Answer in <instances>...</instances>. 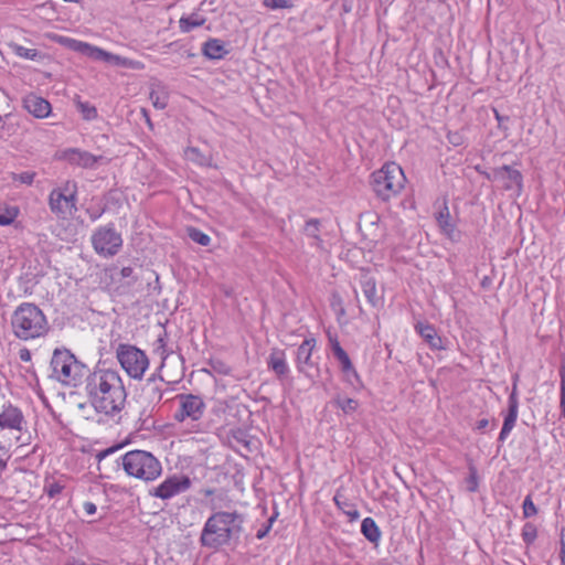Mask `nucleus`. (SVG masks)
Wrapping results in <instances>:
<instances>
[{
  "label": "nucleus",
  "mask_w": 565,
  "mask_h": 565,
  "mask_svg": "<svg viewBox=\"0 0 565 565\" xmlns=\"http://www.w3.org/2000/svg\"><path fill=\"white\" fill-rule=\"evenodd\" d=\"M87 212L89 214V218L93 222H95V221H97L103 215L104 210H102V211H90V210H88Z\"/></svg>",
  "instance_id": "nucleus-48"
},
{
  "label": "nucleus",
  "mask_w": 565,
  "mask_h": 565,
  "mask_svg": "<svg viewBox=\"0 0 565 565\" xmlns=\"http://www.w3.org/2000/svg\"><path fill=\"white\" fill-rule=\"evenodd\" d=\"M468 490L475 492L478 489V475L477 469L473 466L469 467V477L467 478Z\"/></svg>",
  "instance_id": "nucleus-41"
},
{
  "label": "nucleus",
  "mask_w": 565,
  "mask_h": 565,
  "mask_svg": "<svg viewBox=\"0 0 565 565\" xmlns=\"http://www.w3.org/2000/svg\"><path fill=\"white\" fill-rule=\"evenodd\" d=\"M416 332L424 339V341L433 350H443V339L437 334V331L433 324L425 322H417L415 324Z\"/></svg>",
  "instance_id": "nucleus-22"
},
{
  "label": "nucleus",
  "mask_w": 565,
  "mask_h": 565,
  "mask_svg": "<svg viewBox=\"0 0 565 565\" xmlns=\"http://www.w3.org/2000/svg\"><path fill=\"white\" fill-rule=\"evenodd\" d=\"M275 520H276V516H270L267 520L266 524L262 525V527L257 530L256 537L258 540H263L269 533Z\"/></svg>",
  "instance_id": "nucleus-43"
},
{
  "label": "nucleus",
  "mask_w": 565,
  "mask_h": 565,
  "mask_svg": "<svg viewBox=\"0 0 565 565\" xmlns=\"http://www.w3.org/2000/svg\"><path fill=\"white\" fill-rule=\"evenodd\" d=\"M206 22V19L199 12H193L189 15H183L179 20V28L181 32L189 33L193 29L202 26Z\"/></svg>",
  "instance_id": "nucleus-26"
},
{
  "label": "nucleus",
  "mask_w": 565,
  "mask_h": 565,
  "mask_svg": "<svg viewBox=\"0 0 565 565\" xmlns=\"http://www.w3.org/2000/svg\"><path fill=\"white\" fill-rule=\"evenodd\" d=\"M437 222L441 231L451 239H454L455 225L450 221L448 207H445L438 213Z\"/></svg>",
  "instance_id": "nucleus-31"
},
{
  "label": "nucleus",
  "mask_w": 565,
  "mask_h": 565,
  "mask_svg": "<svg viewBox=\"0 0 565 565\" xmlns=\"http://www.w3.org/2000/svg\"><path fill=\"white\" fill-rule=\"evenodd\" d=\"M448 140L454 146H459L461 143V136L457 132L448 134Z\"/></svg>",
  "instance_id": "nucleus-46"
},
{
  "label": "nucleus",
  "mask_w": 565,
  "mask_h": 565,
  "mask_svg": "<svg viewBox=\"0 0 565 565\" xmlns=\"http://www.w3.org/2000/svg\"><path fill=\"white\" fill-rule=\"evenodd\" d=\"M518 376H515L513 385H512V392L509 397H512L513 395L518 398Z\"/></svg>",
  "instance_id": "nucleus-50"
},
{
  "label": "nucleus",
  "mask_w": 565,
  "mask_h": 565,
  "mask_svg": "<svg viewBox=\"0 0 565 565\" xmlns=\"http://www.w3.org/2000/svg\"><path fill=\"white\" fill-rule=\"evenodd\" d=\"M24 424L22 412L13 406H8L0 413V427L21 430Z\"/></svg>",
  "instance_id": "nucleus-20"
},
{
  "label": "nucleus",
  "mask_w": 565,
  "mask_h": 565,
  "mask_svg": "<svg viewBox=\"0 0 565 565\" xmlns=\"http://www.w3.org/2000/svg\"><path fill=\"white\" fill-rule=\"evenodd\" d=\"M36 173L33 171H24L21 173H13L12 181L20 182L22 184L31 185L34 181Z\"/></svg>",
  "instance_id": "nucleus-37"
},
{
  "label": "nucleus",
  "mask_w": 565,
  "mask_h": 565,
  "mask_svg": "<svg viewBox=\"0 0 565 565\" xmlns=\"http://www.w3.org/2000/svg\"><path fill=\"white\" fill-rule=\"evenodd\" d=\"M19 358L23 362L31 361V352L26 348H23L19 351Z\"/></svg>",
  "instance_id": "nucleus-45"
},
{
  "label": "nucleus",
  "mask_w": 565,
  "mask_h": 565,
  "mask_svg": "<svg viewBox=\"0 0 565 565\" xmlns=\"http://www.w3.org/2000/svg\"><path fill=\"white\" fill-rule=\"evenodd\" d=\"M116 358L122 370L134 380H141L149 367V359L139 348L120 343L116 349Z\"/></svg>",
  "instance_id": "nucleus-7"
},
{
  "label": "nucleus",
  "mask_w": 565,
  "mask_h": 565,
  "mask_svg": "<svg viewBox=\"0 0 565 565\" xmlns=\"http://www.w3.org/2000/svg\"><path fill=\"white\" fill-rule=\"evenodd\" d=\"M71 43V47L77 52H81L94 60L105 61L113 65L125 66L131 68H138L139 62H134L129 58L111 54L106 52L99 47L93 46L86 42L77 41V40H68Z\"/></svg>",
  "instance_id": "nucleus-12"
},
{
  "label": "nucleus",
  "mask_w": 565,
  "mask_h": 565,
  "mask_svg": "<svg viewBox=\"0 0 565 565\" xmlns=\"http://www.w3.org/2000/svg\"><path fill=\"white\" fill-rule=\"evenodd\" d=\"M188 234L193 242L201 246H207L211 243V237L198 228L190 227Z\"/></svg>",
  "instance_id": "nucleus-34"
},
{
  "label": "nucleus",
  "mask_w": 565,
  "mask_h": 565,
  "mask_svg": "<svg viewBox=\"0 0 565 565\" xmlns=\"http://www.w3.org/2000/svg\"><path fill=\"white\" fill-rule=\"evenodd\" d=\"M17 214L18 212L15 210L0 207V225H10L15 220Z\"/></svg>",
  "instance_id": "nucleus-38"
},
{
  "label": "nucleus",
  "mask_w": 565,
  "mask_h": 565,
  "mask_svg": "<svg viewBox=\"0 0 565 565\" xmlns=\"http://www.w3.org/2000/svg\"><path fill=\"white\" fill-rule=\"evenodd\" d=\"M191 486L192 481L189 476L182 473H173L167 477L157 487L150 489L149 494L152 498L168 501L186 492Z\"/></svg>",
  "instance_id": "nucleus-11"
},
{
  "label": "nucleus",
  "mask_w": 565,
  "mask_h": 565,
  "mask_svg": "<svg viewBox=\"0 0 565 565\" xmlns=\"http://www.w3.org/2000/svg\"><path fill=\"white\" fill-rule=\"evenodd\" d=\"M9 47L17 56L21 58L34 61L39 57V52L35 49H28L18 43H10Z\"/></svg>",
  "instance_id": "nucleus-32"
},
{
  "label": "nucleus",
  "mask_w": 565,
  "mask_h": 565,
  "mask_svg": "<svg viewBox=\"0 0 565 565\" xmlns=\"http://www.w3.org/2000/svg\"><path fill=\"white\" fill-rule=\"evenodd\" d=\"M65 565H86L83 561H72L66 563Z\"/></svg>",
  "instance_id": "nucleus-54"
},
{
  "label": "nucleus",
  "mask_w": 565,
  "mask_h": 565,
  "mask_svg": "<svg viewBox=\"0 0 565 565\" xmlns=\"http://www.w3.org/2000/svg\"><path fill=\"white\" fill-rule=\"evenodd\" d=\"M83 509L87 515H94L97 511L96 504L89 501L84 502Z\"/></svg>",
  "instance_id": "nucleus-44"
},
{
  "label": "nucleus",
  "mask_w": 565,
  "mask_h": 565,
  "mask_svg": "<svg viewBox=\"0 0 565 565\" xmlns=\"http://www.w3.org/2000/svg\"><path fill=\"white\" fill-rule=\"evenodd\" d=\"M85 394L90 406L99 414L114 417L126 405L127 392L118 371L96 369L85 377Z\"/></svg>",
  "instance_id": "nucleus-1"
},
{
  "label": "nucleus",
  "mask_w": 565,
  "mask_h": 565,
  "mask_svg": "<svg viewBox=\"0 0 565 565\" xmlns=\"http://www.w3.org/2000/svg\"><path fill=\"white\" fill-rule=\"evenodd\" d=\"M62 158L70 164L83 169H94L99 162L104 160L103 156H95L78 148H70L64 150Z\"/></svg>",
  "instance_id": "nucleus-15"
},
{
  "label": "nucleus",
  "mask_w": 565,
  "mask_h": 565,
  "mask_svg": "<svg viewBox=\"0 0 565 565\" xmlns=\"http://www.w3.org/2000/svg\"><path fill=\"white\" fill-rule=\"evenodd\" d=\"M64 489V486L60 482H51L45 484L44 491L50 498H55Z\"/></svg>",
  "instance_id": "nucleus-42"
},
{
  "label": "nucleus",
  "mask_w": 565,
  "mask_h": 565,
  "mask_svg": "<svg viewBox=\"0 0 565 565\" xmlns=\"http://www.w3.org/2000/svg\"><path fill=\"white\" fill-rule=\"evenodd\" d=\"M11 329L15 338L30 341L44 337L50 324L44 312L32 302H22L11 316Z\"/></svg>",
  "instance_id": "nucleus-3"
},
{
  "label": "nucleus",
  "mask_w": 565,
  "mask_h": 565,
  "mask_svg": "<svg viewBox=\"0 0 565 565\" xmlns=\"http://www.w3.org/2000/svg\"><path fill=\"white\" fill-rule=\"evenodd\" d=\"M305 235L311 239L310 245L317 249H323V241L320 237V221L318 218H310L306 222L303 227Z\"/></svg>",
  "instance_id": "nucleus-24"
},
{
  "label": "nucleus",
  "mask_w": 565,
  "mask_h": 565,
  "mask_svg": "<svg viewBox=\"0 0 565 565\" xmlns=\"http://www.w3.org/2000/svg\"><path fill=\"white\" fill-rule=\"evenodd\" d=\"M177 398L179 401V408L174 413V419L177 422L182 423L188 419L198 422L202 418L205 413L206 405L201 396L193 394H179Z\"/></svg>",
  "instance_id": "nucleus-13"
},
{
  "label": "nucleus",
  "mask_w": 565,
  "mask_h": 565,
  "mask_svg": "<svg viewBox=\"0 0 565 565\" xmlns=\"http://www.w3.org/2000/svg\"><path fill=\"white\" fill-rule=\"evenodd\" d=\"M361 533L371 543H377L381 539V531L372 518H365L361 524Z\"/></svg>",
  "instance_id": "nucleus-27"
},
{
  "label": "nucleus",
  "mask_w": 565,
  "mask_h": 565,
  "mask_svg": "<svg viewBox=\"0 0 565 565\" xmlns=\"http://www.w3.org/2000/svg\"><path fill=\"white\" fill-rule=\"evenodd\" d=\"M202 53L210 60H221L228 54V50L222 40L209 39L203 43Z\"/></svg>",
  "instance_id": "nucleus-23"
},
{
  "label": "nucleus",
  "mask_w": 565,
  "mask_h": 565,
  "mask_svg": "<svg viewBox=\"0 0 565 565\" xmlns=\"http://www.w3.org/2000/svg\"><path fill=\"white\" fill-rule=\"evenodd\" d=\"M333 501L335 505L350 518V520L353 521L360 518V512L339 492L335 493Z\"/></svg>",
  "instance_id": "nucleus-30"
},
{
  "label": "nucleus",
  "mask_w": 565,
  "mask_h": 565,
  "mask_svg": "<svg viewBox=\"0 0 565 565\" xmlns=\"http://www.w3.org/2000/svg\"><path fill=\"white\" fill-rule=\"evenodd\" d=\"M142 114H143V116H145V118H146L147 124L151 127V126H152V124H151V121H150V117H149V115H148V111H147L146 109H142Z\"/></svg>",
  "instance_id": "nucleus-53"
},
{
  "label": "nucleus",
  "mask_w": 565,
  "mask_h": 565,
  "mask_svg": "<svg viewBox=\"0 0 565 565\" xmlns=\"http://www.w3.org/2000/svg\"><path fill=\"white\" fill-rule=\"evenodd\" d=\"M268 366L278 376H284L288 373L289 367L286 361L285 352L281 350H273L268 358Z\"/></svg>",
  "instance_id": "nucleus-25"
},
{
  "label": "nucleus",
  "mask_w": 565,
  "mask_h": 565,
  "mask_svg": "<svg viewBox=\"0 0 565 565\" xmlns=\"http://www.w3.org/2000/svg\"><path fill=\"white\" fill-rule=\"evenodd\" d=\"M494 175L500 180L505 190L515 191L518 195L521 194L523 188V178L519 170L510 166H503L494 171Z\"/></svg>",
  "instance_id": "nucleus-17"
},
{
  "label": "nucleus",
  "mask_w": 565,
  "mask_h": 565,
  "mask_svg": "<svg viewBox=\"0 0 565 565\" xmlns=\"http://www.w3.org/2000/svg\"><path fill=\"white\" fill-rule=\"evenodd\" d=\"M50 377L64 386L76 387L87 376L88 369L66 348L53 351Z\"/></svg>",
  "instance_id": "nucleus-4"
},
{
  "label": "nucleus",
  "mask_w": 565,
  "mask_h": 565,
  "mask_svg": "<svg viewBox=\"0 0 565 565\" xmlns=\"http://www.w3.org/2000/svg\"><path fill=\"white\" fill-rule=\"evenodd\" d=\"M489 425V420L486 419V418H482L480 419L478 423H477V429L478 430H483L487 428V426Z\"/></svg>",
  "instance_id": "nucleus-49"
},
{
  "label": "nucleus",
  "mask_w": 565,
  "mask_h": 565,
  "mask_svg": "<svg viewBox=\"0 0 565 565\" xmlns=\"http://www.w3.org/2000/svg\"><path fill=\"white\" fill-rule=\"evenodd\" d=\"M561 562H562V565H565V542L564 541H562Z\"/></svg>",
  "instance_id": "nucleus-51"
},
{
  "label": "nucleus",
  "mask_w": 565,
  "mask_h": 565,
  "mask_svg": "<svg viewBox=\"0 0 565 565\" xmlns=\"http://www.w3.org/2000/svg\"><path fill=\"white\" fill-rule=\"evenodd\" d=\"M121 466L125 472L132 478L145 482L157 480L162 473L160 460L149 451L131 450L121 456Z\"/></svg>",
  "instance_id": "nucleus-5"
},
{
  "label": "nucleus",
  "mask_w": 565,
  "mask_h": 565,
  "mask_svg": "<svg viewBox=\"0 0 565 565\" xmlns=\"http://www.w3.org/2000/svg\"><path fill=\"white\" fill-rule=\"evenodd\" d=\"M95 253L108 258L117 255L122 247V237L113 223L97 227L92 234Z\"/></svg>",
  "instance_id": "nucleus-8"
},
{
  "label": "nucleus",
  "mask_w": 565,
  "mask_h": 565,
  "mask_svg": "<svg viewBox=\"0 0 565 565\" xmlns=\"http://www.w3.org/2000/svg\"><path fill=\"white\" fill-rule=\"evenodd\" d=\"M406 178L402 168L395 162L384 164L372 173V186L382 200H390L404 188Z\"/></svg>",
  "instance_id": "nucleus-6"
},
{
  "label": "nucleus",
  "mask_w": 565,
  "mask_h": 565,
  "mask_svg": "<svg viewBox=\"0 0 565 565\" xmlns=\"http://www.w3.org/2000/svg\"><path fill=\"white\" fill-rule=\"evenodd\" d=\"M164 391V382L163 380L156 379L154 376L149 377L143 384L139 398L148 406L154 407L158 405L162 397Z\"/></svg>",
  "instance_id": "nucleus-16"
},
{
  "label": "nucleus",
  "mask_w": 565,
  "mask_h": 565,
  "mask_svg": "<svg viewBox=\"0 0 565 565\" xmlns=\"http://www.w3.org/2000/svg\"><path fill=\"white\" fill-rule=\"evenodd\" d=\"M71 189L70 182L63 188H55L49 195V206L58 218H67L76 211V185Z\"/></svg>",
  "instance_id": "nucleus-9"
},
{
  "label": "nucleus",
  "mask_w": 565,
  "mask_h": 565,
  "mask_svg": "<svg viewBox=\"0 0 565 565\" xmlns=\"http://www.w3.org/2000/svg\"><path fill=\"white\" fill-rule=\"evenodd\" d=\"M205 493H206V495L212 494L213 490H207Z\"/></svg>",
  "instance_id": "nucleus-57"
},
{
  "label": "nucleus",
  "mask_w": 565,
  "mask_h": 565,
  "mask_svg": "<svg viewBox=\"0 0 565 565\" xmlns=\"http://www.w3.org/2000/svg\"><path fill=\"white\" fill-rule=\"evenodd\" d=\"M185 158L201 167H210L211 166V157L202 153L199 148L196 147H188L184 150Z\"/></svg>",
  "instance_id": "nucleus-28"
},
{
  "label": "nucleus",
  "mask_w": 565,
  "mask_h": 565,
  "mask_svg": "<svg viewBox=\"0 0 565 565\" xmlns=\"http://www.w3.org/2000/svg\"><path fill=\"white\" fill-rule=\"evenodd\" d=\"M134 274V269L131 267H122L120 270L121 278H129Z\"/></svg>",
  "instance_id": "nucleus-47"
},
{
  "label": "nucleus",
  "mask_w": 565,
  "mask_h": 565,
  "mask_svg": "<svg viewBox=\"0 0 565 565\" xmlns=\"http://www.w3.org/2000/svg\"><path fill=\"white\" fill-rule=\"evenodd\" d=\"M158 343H159V348H163L164 347V339L162 337H160L158 340Z\"/></svg>",
  "instance_id": "nucleus-55"
},
{
  "label": "nucleus",
  "mask_w": 565,
  "mask_h": 565,
  "mask_svg": "<svg viewBox=\"0 0 565 565\" xmlns=\"http://www.w3.org/2000/svg\"><path fill=\"white\" fill-rule=\"evenodd\" d=\"M537 536V531L535 525L532 523H525L522 529V539L526 544H532Z\"/></svg>",
  "instance_id": "nucleus-36"
},
{
  "label": "nucleus",
  "mask_w": 565,
  "mask_h": 565,
  "mask_svg": "<svg viewBox=\"0 0 565 565\" xmlns=\"http://www.w3.org/2000/svg\"><path fill=\"white\" fill-rule=\"evenodd\" d=\"M149 98L157 109H164L168 105L169 93L164 87L158 86L152 88Z\"/></svg>",
  "instance_id": "nucleus-29"
},
{
  "label": "nucleus",
  "mask_w": 565,
  "mask_h": 565,
  "mask_svg": "<svg viewBox=\"0 0 565 565\" xmlns=\"http://www.w3.org/2000/svg\"><path fill=\"white\" fill-rule=\"evenodd\" d=\"M142 114H143V116H145V118H146L147 124L151 127V126H152V124H151V121H150V117H149V115H148V111H147L146 109H142Z\"/></svg>",
  "instance_id": "nucleus-52"
},
{
  "label": "nucleus",
  "mask_w": 565,
  "mask_h": 565,
  "mask_svg": "<svg viewBox=\"0 0 565 565\" xmlns=\"http://www.w3.org/2000/svg\"><path fill=\"white\" fill-rule=\"evenodd\" d=\"M335 405L345 414H351L356 411L359 403L353 398H337Z\"/></svg>",
  "instance_id": "nucleus-35"
},
{
  "label": "nucleus",
  "mask_w": 565,
  "mask_h": 565,
  "mask_svg": "<svg viewBox=\"0 0 565 565\" xmlns=\"http://www.w3.org/2000/svg\"><path fill=\"white\" fill-rule=\"evenodd\" d=\"M263 4L271 10L291 8L290 0H264Z\"/></svg>",
  "instance_id": "nucleus-40"
},
{
  "label": "nucleus",
  "mask_w": 565,
  "mask_h": 565,
  "mask_svg": "<svg viewBox=\"0 0 565 565\" xmlns=\"http://www.w3.org/2000/svg\"><path fill=\"white\" fill-rule=\"evenodd\" d=\"M361 289L367 302L373 307H381L383 297L377 294L376 281L369 275H362L360 279Z\"/></svg>",
  "instance_id": "nucleus-21"
},
{
  "label": "nucleus",
  "mask_w": 565,
  "mask_h": 565,
  "mask_svg": "<svg viewBox=\"0 0 565 565\" xmlns=\"http://www.w3.org/2000/svg\"><path fill=\"white\" fill-rule=\"evenodd\" d=\"M508 413L504 416L503 425L499 434V441L503 443L514 428L519 415V398L514 395L508 399Z\"/></svg>",
  "instance_id": "nucleus-19"
},
{
  "label": "nucleus",
  "mask_w": 565,
  "mask_h": 565,
  "mask_svg": "<svg viewBox=\"0 0 565 565\" xmlns=\"http://www.w3.org/2000/svg\"><path fill=\"white\" fill-rule=\"evenodd\" d=\"M23 107L35 118H46L52 111L51 104L35 94H29L23 98Z\"/></svg>",
  "instance_id": "nucleus-18"
},
{
  "label": "nucleus",
  "mask_w": 565,
  "mask_h": 565,
  "mask_svg": "<svg viewBox=\"0 0 565 565\" xmlns=\"http://www.w3.org/2000/svg\"><path fill=\"white\" fill-rule=\"evenodd\" d=\"M316 345V339L308 338L302 341L296 351L297 371L311 381L320 375L319 361L312 356Z\"/></svg>",
  "instance_id": "nucleus-10"
},
{
  "label": "nucleus",
  "mask_w": 565,
  "mask_h": 565,
  "mask_svg": "<svg viewBox=\"0 0 565 565\" xmlns=\"http://www.w3.org/2000/svg\"><path fill=\"white\" fill-rule=\"evenodd\" d=\"M77 109L85 120H94L98 116L96 107L87 102H78Z\"/></svg>",
  "instance_id": "nucleus-33"
},
{
  "label": "nucleus",
  "mask_w": 565,
  "mask_h": 565,
  "mask_svg": "<svg viewBox=\"0 0 565 565\" xmlns=\"http://www.w3.org/2000/svg\"><path fill=\"white\" fill-rule=\"evenodd\" d=\"M244 516L237 511H216L211 514L201 531L200 544L218 550L237 542L243 532Z\"/></svg>",
  "instance_id": "nucleus-2"
},
{
  "label": "nucleus",
  "mask_w": 565,
  "mask_h": 565,
  "mask_svg": "<svg viewBox=\"0 0 565 565\" xmlns=\"http://www.w3.org/2000/svg\"><path fill=\"white\" fill-rule=\"evenodd\" d=\"M522 508H523L524 518H531L537 513V509H536L531 495L525 497Z\"/></svg>",
  "instance_id": "nucleus-39"
},
{
  "label": "nucleus",
  "mask_w": 565,
  "mask_h": 565,
  "mask_svg": "<svg viewBox=\"0 0 565 565\" xmlns=\"http://www.w3.org/2000/svg\"><path fill=\"white\" fill-rule=\"evenodd\" d=\"M329 345L333 353V356L337 359L340 365V370L343 374L344 380L351 384L352 386H355L356 384H360V376L352 364V361L349 356V354L344 351V349L341 347L338 337L330 331L327 332Z\"/></svg>",
  "instance_id": "nucleus-14"
},
{
  "label": "nucleus",
  "mask_w": 565,
  "mask_h": 565,
  "mask_svg": "<svg viewBox=\"0 0 565 565\" xmlns=\"http://www.w3.org/2000/svg\"><path fill=\"white\" fill-rule=\"evenodd\" d=\"M494 114H495V118L500 121L501 120L500 114L497 110H494Z\"/></svg>",
  "instance_id": "nucleus-56"
}]
</instances>
